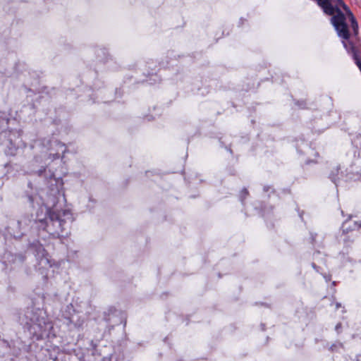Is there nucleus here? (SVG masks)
Wrapping results in <instances>:
<instances>
[{
	"mask_svg": "<svg viewBox=\"0 0 361 361\" xmlns=\"http://www.w3.org/2000/svg\"><path fill=\"white\" fill-rule=\"evenodd\" d=\"M324 12L332 17L331 23H356L350 8L342 0H317Z\"/></svg>",
	"mask_w": 361,
	"mask_h": 361,
	"instance_id": "obj_1",
	"label": "nucleus"
},
{
	"mask_svg": "<svg viewBox=\"0 0 361 361\" xmlns=\"http://www.w3.org/2000/svg\"><path fill=\"white\" fill-rule=\"evenodd\" d=\"M349 24H334L335 30L337 31L338 35L343 39H348L349 37Z\"/></svg>",
	"mask_w": 361,
	"mask_h": 361,
	"instance_id": "obj_2",
	"label": "nucleus"
},
{
	"mask_svg": "<svg viewBox=\"0 0 361 361\" xmlns=\"http://www.w3.org/2000/svg\"><path fill=\"white\" fill-rule=\"evenodd\" d=\"M361 226L357 224L356 222H352L350 221H347L343 224V232L348 231L349 228L351 230L359 228Z\"/></svg>",
	"mask_w": 361,
	"mask_h": 361,
	"instance_id": "obj_3",
	"label": "nucleus"
},
{
	"mask_svg": "<svg viewBox=\"0 0 361 361\" xmlns=\"http://www.w3.org/2000/svg\"><path fill=\"white\" fill-rule=\"evenodd\" d=\"M355 61H356L357 66H358V68H360V70L361 71V61L359 59H357V57H355Z\"/></svg>",
	"mask_w": 361,
	"mask_h": 361,
	"instance_id": "obj_4",
	"label": "nucleus"
},
{
	"mask_svg": "<svg viewBox=\"0 0 361 361\" xmlns=\"http://www.w3.org/2000/svg\"><path fill=\"white\" fill-rule=\"evenodd\" d=\"M352 25H353V30H355V32H356L357 24H352Z\"/></svg>",
	"mask_w": 361,
	"mask_h": 361,
	"instance_id": "obj_5",
	"label": "nucleus"
}]
</instances>
